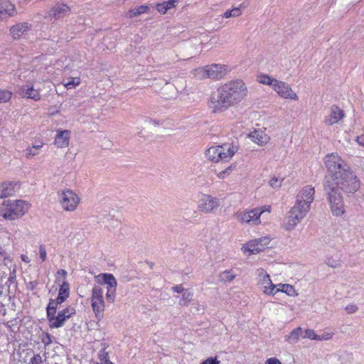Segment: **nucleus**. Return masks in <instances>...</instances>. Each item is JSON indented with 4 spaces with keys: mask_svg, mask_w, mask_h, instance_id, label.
Here are the masks:
<instances>
[{
    "mask_svg": "<svg viewBox=\"0 0 364 364\" xmlns=\"http://www.w3.org/2000/svg\"><path fill=\"white\" fill-rule=\"evenodd\" d=\"M360 186L359 178L350 167L344 169L331 180L326 177L324 191L333 215L340 216L344 213L343 196L338 189L346 194H353L358 191Z\"/></svg>",
    "mask_w": 364,
    "mask_h": 364,
    "instance_id": "f257e3e1",
    "label": "nucleus"
},
{
    "mask_svg": "<svg viewBox=\"0 0 364 364\" xmlns=\"http://www.w3.org/2000/svg\"><path fill=\"white\" fill-rule=\"evenodd\" d=\"M247 95L241 80H232L220 85L210 96L209 108L213 113H221L240 103Z\"/></svg>",
    "mask_w": 364,
    "mask_h": 364,
    "instance_id": "f03ea898",
    "label": "nucleus"
},
{
    "mask_svg": "<svg viewBox=\"0 0 364 364\" xmlns=\"http://www.w3.org/2000/svg\"><path fill=\"white\" fill-rule=\"evenodd\" d=\"M315 191L311 186H304L297 194L294 206L285 215L282 227L285 230H292L305 218L314 200Z\"/></svg>",
    "mask_w": 364,
    "mask_h": 364,
    "instance_id": "7ed1b4c3",
    "label": "nucleus"
},
{
    "mask_svg": "<svg viewBox=\"0 0 364 364\" xmlns=\"http://www.w3.org/2000/svg\"><path fill=\"white\" fill-rule=\"evenodd\" d=\"M30 205L22 200H5L0 205V215L6 220H14L22 217L29 210Z\"/></svg>",
    "mask_w": 364,
    "mask_h": 364,
    "instance_id": "20e7f679",
    "label": "nucleus"
},
{
    "mask_svg": "<svg viewBox=\"0 0 364 364\" xmlns=\"http://www.w3.org/2000/svg\"><path fill=\"white\" fill-rule=\"evenodd\" d=\"M238 151V147L233 143H224L222 145L212 146L205 151L207 159L213 162L230 160Z\"/></svg>",
    "mask_w": 364,
    "mask_h": 364,
    "instance_id": "39448f33",
    "label": "nucleus"
},
{
    "mask_svg": "<svg viewBox=\"0 0 364 364\" xmlns=\"http://www.w3.org/2000/svg\"><path fill=\"white\" fill-rule=\"evenodd\" d=\"M227 73L225 65L221 64H212L203 68H198L193 70L195 77L200 80L210 78L213 80H220Z\"/></svg>",
    "mask_w": 364,
    "mask_h": 364,
    "instance_id": "423d86ee",
    "label": "nucleus"
},
{
    "mask_svg": "<svg viewBox=\"0 0 364 364\" xmlns=\"http://www.w3.org/2000/svg\"><path fill=\"white\" fill-rule=\"evenodd\" d=\"M325 165L330 173L329 180L340 174L341 171L346 169L349 166L336 154L327 155L325 159Z\"/></svg>",
    "mask_w": 364,
    "mask_h": 364,
    "instance_id": "0eeeda50",
    "label": "nucleus"
},
{
    "mask_svg": "<svg viewBox=\"0 0 364 364\" xmlns=\"http://www.w3.org/2000/svg\"><path fill=\"white\" fill-rule=\"evenodd\" d=\"M80 203L78 196L70 189H66L60 195V203L65 211H74Z\"/></svg>",
    "mask_w": 364,
    "mask_h": 364,
    "instance_id": "6e6552de",
    "label": "nucleus"
},
{
    "mask_svg": "<svg viewBox=\"0 0 364 364\" xmlns=\"http://www.w3.org/2000/svg\"><path fill=\"white\" fill-rule=\"evenodd\" d=\"M75 314V309L73 306H68L60 311L57 315L54 314L49 319V325L50 328L62 327L65 322Z\"/></svg>",
    "mask_w": 364,
    "mask_h": 364,
    "instance_id": "1a4fd4ad",
    "label": "nucleus"
},
{
    "mask_svg": "<svg viewBox=\"0 0 364 364\" xmlns=\"http://www.w3.org/2000/svg\"><path fill=\"white\" fill-rule=\"evenodd\" d=\"M256 275L258 284L263 289V293L267 295H275L274 289L277 286L272 283L267 272L262 268H259L256 270Z\"/></svg>",
    "mask_w": 364,
    "mask_h": 364,
    "instance_id": "9d476101",
    "label": "nucleus"
},
{
    "mask_svg": "<svg viewBox=\"0 0 364 364\" xmlns=\"http://www.w3.org/2000/svg\"><path fill=\"white\" fill-rule=\"evenodd\" d=\"M264 212V209L257 208L245 213H240L237 217L240 222L254 225L261 223L260 216Z\"/></svg>",
    "mask_w": 364,
    "mask_h": 364,
    "instance_id": "9b49d317",
    "label": "nucleus"
},
{
    "mask_svg": "<svg viewBox=\"0 0 364 364\" xmlns=\"http://www.w3.org/2000/svg\"><path fill=\"white\" fill-rule=\"evenodd\" d=\"M220 203L218 198L210 195H203L198 200V208L205 213H211L219 207Z\"/></svg>",
    "mask_w": 364,
    "mask_h": 364,
    "instance_id": "f8f14e48",
    "label": "nucleus"
},
{
    "mask_svg": "<svg viewBox=\"0 0 364 364\" xmlns=\"http://www.w3.org/2000/svg\"><path fill=\"white\" fill-rule=\"evenodd\" d=\"M70 12V7L68 4L58 2L46 14L45 18L58 20L69 15Z\"/></svg>",
    "mask_w": 364,
    "mask_h": 364,
    "instance_id": "ddd939ff",
    "label": "nucleus"
},
{
    "mask_svg": "<svg viewBox=\"0 0 364 364\" xmlns=\"http://www.w3.org/2000/svg\"><path fill=\"white\" fill-rule=\"evenodd\" d=\"M92 308L95 313L96 316L102 313L105 310V301L103 299V291L102 289L95 286L92 291Z\"/></svg>",
    "mask_w": 364,
    "mask_h": 364,
    "instance_id": "4468645a",
    "label": "nucleus"
},
{
    "mask_svg": "<svg viewBox=\"0 0 364 364\" xmlns=\"http://www.w3.org/2000/svg\"><path fill=\"white\" fill-rule=\"evenodd\" d=\"M274 90L281 97L298 100L296 94L291 90V87L284 82L278 81V82L274 85Z\"/></svg>",
    "mask_w": 364,
    "mask_h": 364,
    "instance_id": "2eb2a0df",
    "label": "nucleus"
},
{
    "mask_svg": "<svg viewBox=\"0 0 364 364\" xmlns=\"http://www.w3.org/2000/svg\"><path fill=\"white\" fill-rule=\"evenodd\" d=\"M345 117V114L342 109L338 106L333 105L330 108V113L324 119V123L327 126H331L338 123L341 119Z\"/></svg>",
    "mask_w": 364,
    "mask_h": 364,
    "instance_id": "dca6fc26",
    "label": "nucleus"
},
{
    "mask_svg": "<svg viewBox=\"0 0 364 364\" xmlns=\"http://www.w3.org/2000/svg\"><path fill=\"white\" fill-rule=\"evenodd\" d=\"M18 95L24 98L32 99L38 101L41 99V95L38 90L33 88V85L26 84L18 90Z\"/></svg>",
    "mask_w": 364,
    "mask_h": 364,
    "instance_id": "f3484780",
    "label": "nucleus"
},
{
    "mask_svg": "<svg viewBox=\"0 0 364 364\" xmlns=\"http://www.w3.org/2000/svg\"><path fill=\"white\" fill-rule=\"evenodd\" d=\"M32 25L27 22L16 23L10 28V33L14 39H18L31 30Z\"/></svg>",
    "mask_w": 364,
    "mask_h": 364,
    "instance_id": "a211bd4d",
    "label": "nucleus"
},
{
    "mask_svg": "<svg viewBox=\"0 0 364 364\" xmlns=\"http://www.w3.org/2000/svg\"><path fill=\"white\" fill-rule=\"evenodd\" d=\"M16 13L15 6L9 0H0V18L13 16Z\"/></svg>",
    "mask_w": 364,
    "mask_h": 364,
    "instance_id": "6ab92c4d",
    "label": "nucleus"
},
{
    "mask_svg": "<svg viewBox=\"0 0 364 364\" xmlns=\"http://www.w3.org/2000/svg\"><path fill=\"white\" fill-rule=\"evenodd\" d=\"M17 183L15 182H4L0 186V198H6L14 195L15 188Z\"/></svg>",
    "mask_w": 364,
    "mask_h": 364,
    "instance_id": "aec40b11",
    "label": "nucleus"
},
{
    "mask_svg": "<svg viewBox=\"0 0 364 364\" xmlns=\"http://www.w3.org/2000/svg\"><path fill=\"white\" fill-rule=\"evenodd\" d=\"M70 134L68 130L60 131L58 133L55 139V144L57 147L63 148L68 146Z\"/></svg>",
    "mask_w": 364,
    "mask_h": 364,
    "instance_id": "412c9836",
    "label": "nucleus"
},
{
    "mask_svg": "<svg viewBox=\"0 0 364 364\" xmlns=\"http://www.w3.org/2000/svg\"><path fill=\"white\" fill-rule=\"evenodd\" d=\"M250 138L252 141L257 144L258 145L263 146L266 144L269 141V136L260 130H255L250 134Z\"/></svg>",
    "mask_w": 364,
    "mask_h": 364,
    "instance_id": "4be33fe9",
    "label": "nucleus"
},
{
    "mask_svg": "<svg viewBox=\"0 0 364 364\" xmlns=\"http://www.w3.org/2000/svg\"><path fill=\"white\" fill-rule=\"evenodd\" d=\"M245 254L255 255L261 252L260 247H258L257 241L252 240L247 242L242 247Z\"/></svg>",
    "mask_w": 364,
    "mask_h": 364,
    "instance_id": "5701e85b",
    "label": "nucleus"
},
{
    "mask_svg": "<svg viewBox=\"0 0 364 364\" xmlns=\"http://www.w3.org/2000/svg\"><path fill=\"white\" fill-rule=\"evenodd\" d=\"M70 295V284L65 280H63L58 291V300L60 301H65Z\"/></svg>",
    "mask_w": 364,
    "mask_h": 364,
    "instance_id": "b1692460",
    "label": "nucleus"
},
{
    "mask_svg": "<svg viewBox=\"0 0 364 364\" xmlns=\"http://www.w3.org/2000/svg\"><path fill=\"white\" fill-rule=\"evenodd\" d=\"M303 335V330L301 327L296 328L294 329L289 335L286 336V341L291 343L294 344L296 343L299 339V338Z\"/></svg>",
    "mask_w": 364,
    "mask_h": 364,
    "instance_id": "393cba45",
    "label": "nucleus"
},
{
    "mask_svg": "<svg viewBox=\"0 0 364 364\" xmlns=\"http://www.w3.org/2000/svg\"><path fill=\"white\" fill-rule=\"evenodd\" d=\"M63 302L64 301H60L58 300V297H57L56 299H50L49 304L46 308L48 319H49L51 316L56 314L58 306Z\"/></svg>",
    "mask_w": 364,
    "mask_h": 364,
    "instance_id": "a878e982",
    "label": "nucleus"
},
{
    "mask_svg": "<svg viewBox=\"0 0 364 364\" xmlns=\"http://www.w3.org/2000/svg\"><path fill=\"white\" fill-rule=\"evenodd\" d=\"M278 286L280 287L281 288H277L274 289L275 294L278 292H282L285 293L286 294L290 296H294L296 295V291L292 285L288 284H280Z\"/></svg>",
    "mask_w": 364,
    "mask_h": 364,
    "instance_id": "bb28decb",
    "label": "nucleus"
},
{
    "mask_svg": "<svg viewBox=\"0 0 364 364\" xmlns=\"http://www.w3.org/2000/svg\"><path fill=\"white\" fill-rule=\"evenodd\" d=\"M103 279V283L107 287H117V280L112 274L105 273L100 275Z\"/></svg>",
    "mask_w": 364,
    "mask_h": 364,
    "instance_id": "cd10ccee",
    "label": "nucleus"
},
{
    "mask_svg": "<svg viewBox=\"0 0 364 364\" xmlns=\"http://www.w3.org/2000/svg\"><path fill=\"white\" fill-rule=\"evenodd\" d=\"M98 358L100 362L97 363L96 364H114L112 361H110L109 354L105 350V348H102L99 351Z\"/></svg>",
    "mask_w": 364,
    "mask_h": 364,
    "instance_id": "c85d7f7f",
    "label": "nucleus"
},
{
    "mask_svg": "<svg viewBox=\"0 0 364 364\" xmlns=\"http://www.w3.org/2000/svg\"><path fill=\"white\" fill-rule=\"evenodd\" d=\"M43 143L40 142L38 144L33 145L32 147H28L26 150V155L27 158H31L38 154L39 149L43 146Z\"/></svg>",
    "mask_w": 364,
    "mask_h": 364,
    "instance_id": "c756f323",
    "label": "nucleus"
},
{
    "mask_svg": "<svg viewBox=\"0 0 364 364\" xmlns=\"http://www.w3.org/2000/svg\"><path fill=\"white\" fill-rule=\"evenodd\" d=\"M173 3H171L168 1H164L163 3H161V4H158L156 5V10L161 13V14H165L168 10L173 8Z\"/></svg>",
    "mask_w": 364,
    "mask_h": 364,
    "instance_id": "7c9ffc66",
    "label": "nucleus"
},
{
    "mask_svg": "<svg viewBox=\"0 0 364 364\" xmlns=\"http://www.w3.org/2000/svg\"><path fill=\"white\" fill-rule=\"evenodd\" d=\"M80 83V77H68L67 80H64V85L67 89H73L75 86L79 85Z\"/></svg>",
    "mask_w": 364,
    "mask_h": 364,
    "instance_id": "2f4dec72",
    "label": "nucleus"
},
{
    "mask_svg": "<svg viewBox=\"0 0 364 364\" xmlns=\"http://www.w3.org/2000/svg\"><path fill=\"white\" fill-rule=\"evenodd\" d=\"M193 293L191 291L186 290L183 294L179 301L181 306H188L189 302L192 300Z\"/></svg>",
    "mask_w": 364,
    "mask_h": 364,
    "instance_id": "473e14b6",
    "label": "nucleus"
},
{
    "mask_svg": "<svg viewBox=\"0 0 364 364\" xmlns=\"http://www.w3.org/2000/svg\"><path fill=\"white\" fill-rule=\"evenodd\" d=\"M148 9H149L148 6H144V5H142V6H138L136 8H134L133 9H131L129 11V17L132 18V17L137 16L141 14H144L148 11Z\"/></svg>",
    "mask_w": 364,
    "mask_h": 364,
    "instance_id": "72a5a7b5",
    "label": "nucleus"
},
{
    "mask_svg": "<svg viewBox=\"0 0 364 364\" xmlns=\"http://www.w3.org/2000/svg\"><path fill=\"white\" fill-rule=\"evenodd\" d=\"M242 14V11L240 7H235L231 10H227L224 14L223 17L225 18H229L231 17H237Z\"/></svg>",
    "mask_w": 364,
    "mask_h": 364,
    "instance_id": "f704fd0d",
    "label": "nucleus"
},
{
    "mask_svg": "<svg viewBox=\"0 0 364 364\" xmlns=\"http://www.w3.org/2000/svg\"><path fill=\"white\" fill-rule=\"evenodd\" d=\"M279 80L277 79L272 78L268 75H261L259 82L264 85H268L272 86L273 89L274 88V85L278 82Z\"/></svg>",
    "mask_w": 364,
    "mask_h": 364,
    "instance_id": "c9c22d12",
    "label": "nucleus"
},
{
    "mask_svg": "<svg viewBox=\"0 0 364 364\" xmlns=\"http://www.w3.org/2000/svg\"><path fill=\"white\" fill-rule=\"evenodd\" d=\"M284 178L274 176L269 181V186L274 189H278L281 187Z\"/></svg>",
    "mask_w": 364,
    "mask_h": 364,
    "instance_id": "e433bc0d",
    "label": "nucleus"
},
{
    "mask_svg": "<svg viewBox=\"0 0 364 364\" xmlns=\"http://www.w3.org/2000/svg\"><path fill=\"white\" fill-rule=\"evenodd\" d=\"M255 240L257 241V245L259 247H260L261 251H262L271 241V239L269 237H262Z\"/></svg>",
    "mask_w": 364,
    "mask_h": 364,
    "instance_id": "4c0bfd02",
    "label": "nucleus"
},
{
    "mask_svg": "<svg viewBox=\"0 0 364 364\" xmlns=\"http://www.w3.org/2000/svg\"><path fill=\"white\" fill-rule=\"evenodd\" d=\"M12 96L11 91L7 90L0 89V103H5L8 102Z\"/></svg>",
    "mask_w": 364,
    "mask_h": 364,
    "instance_id": "58836bf2",
    "label": "nucleus"
},
{
    "mask_svg": "<svg viewBox=\"0 0 364 364\" xmlns=\"http://www.w3.org/2000/svg\"><path fill=\"white\" fill-rule=\"evenodd\" d=\"M220 280L222 282H231L235 277V275L232 274L230 271H225L220 274Z\"/></svg>",
    "mask_w": 364,
    "mask_h": 364,
    "instance_id": "ea45409f",
    "label": "nucleus"
},
{
    "mask_svg": "<svg viewBox=\"0 0 364 364\" xmlns=\"http://www.w3.org/2000/svg\"><path fill=\"white\" fill-rule=\"evenodd\" d=\"M116 295V287H107L106 299L107 301L112 303L114 301Z\"/></svg>",
    "mask_w": 364,
    "mask_h": 364,
    "instance_id": "a19ab883",
    "label": "nucleus"
},
{
    "mask_svg": "<svg viewBox=\"0 0 364 364\" xmlns=\"http://www.w3.org/2000/svg\"><path fill=\"white\" fill-rule=\"evenodd\" d=\"M235 168V166H233L232 164L229 166L228 168H226L225 170L220 171L217 173V176L219 178L223 179L226 177V176H228L230 172Z\"/></svg>",
    "mask_w": 364,
    "mask_h": 364,
    "instance_id": "79ce46f5",
    "label": "nucleus"
},
{
    "mask_svg": "<svg viewBox=\"0 0 364 364\" xmlns=\"http://www.w3.org/2000/svg\"><path fill=\"white\" fill-rule=\"evenodd\" d=\"M325 263L328 267H331L332 268H337V267H339L341 266L340 260L334 259H333L331 257L326 258V259L325 260Z\"/></svg>",
    "mask_w": 364,
    "mask_h": 364,
    "instance_id": "37998d69",
    "label": "nucleus"
},
{
    "mask_svg": "<svg viewBox=\"0 0 364 364\" xmlns=\"http://www.w3.org/2000/svg\"><path fill=\"white\" fill-rule=\"evenodd\" d=\"M317 334L312 329H307L303 331L302 338H309L311 340H316Z\"/></svg>",
    "mask_w": 364,
    "mask_h": 364,
    "instance_id": "c03bdc74",
    "label": "nucleus"
},
{
    "mask_svg": "<svg viewBox=\"0 0 364 364\" xmlns=\"http://www.w3.org/2000/svg\"><path fill=\"white\" fill-rule=\"evenodd\" d=\"M333 333H324L321 335H317L316 340V341H327L331 339L333 337Z\"/></svg>",
    "mask_w": 364,
    "mask_h": 364,
    "instance_id": "a18cd8bd",
    "label": "nucleus"
},
{
    "mask_svg": "<svg viewBox=\"0 0 364 364\" xmlns=\"http://www.w3.org/2000/svg\"><path fill=\"white\" fill-rule=\"evenodd\" d=\"M39 255L42 260V262L46 261L47 258V252L46 250V247L43 245H41L39 246Z\"/></svg>",
    "mask_w": 364,
    "mask_h": 364,
    "instance_id": "49530a36",
    "label": "nucleus"
},
{
    "mask_svg": "<svg viewBox=\"0 0 364 364\" xmlns=\"http://www.w3.org/2000/svg\"><path fill=\"white\" fill-rule=\"evenodd\" d=\"M200 364H220L217 357H210L203 361Z\"/></svg>",
    "mask_w": 364,
    "mask_h": 364,
    "instance_id": "de8ad7c7",
    "label": "nucleus"
},
{
    "mask_svg": "<svg viewBox=\"0 0 364 364\" xmlns=\"http://www.w3.org/2000/svg\"><path fill=\"white\" fill-rule=\"evenodd\" d=\"M42 343L45 346H49L52 343L51 336L49 333H46L41 340Z\"/></svg>",
    "mask_w": 364,
    "mask_h": 364,
    "instance_id": "09e8293b",
    "label": "nucleus"
},
{
    "mask_svg": "<svg viewBox=\"0 0 364 364\" xmlns=\"http://www.w3.org/2000/svg\"><path fill=\"white\" fill-rule=\"evenodd\" d=\"M42 358L39 354L34 355L30 360V364H41Z\"/></svg>",
    "mask_w": 364,
    "mask_h": 364,
    "instance_id": "8fccbe9b",
    "label": "nucleus"
},
{
    "mask_svg": "<svg viewBox=\"0 0 364 364\" xmlns=\"http://www.w3.org/2000/svg\"><path fill=\"white\" fill-rule=\"evenodd\" d=\"M38 284V282L37 280L31 281L26 284V288L30 291H33L36 288Z\"/></svg>",
    "mask_w": 364,
    "mask_h": 364,
    "instance_id": "3c124183",
    "label": "nucleus"
},
{
    "mask_svg": "<svg viewBox=\"0 0 364 364\" xmlns=\"http://www.w3.org/2000/svg\"><path fill=\"white\" fill-rule=\"evenodd\" d=\"M358 308L355 304H349L346 307V310L348 314H353L358 311Z\"/></svg>",
    "mask_w": 364,
    "mask_h": 364,
    "instance_id": "603ef678",
    "label": "nucleus"
},
{
    "mask_svg": "<svg viewBox=\"0 0 364 364\" xmlns=\"http://www.w3.org/2000/svg\"><path fill=\"white\" fill-rule=\"evenodd\" d=\"M144 122H147V123L152 124H154V126H159L160 124H161V121H158V120H156V119H153L149 118V117H145V118H144Z\"/></svg>",
    "mask_w": 364,
    "mask_h": 364,
    "instance_id": "864d4df0",
    "label": "nucleus"
},
{
    "mask_svg": "<svg viewBox=\"0 0 364 364\" xmlns=\"http://www.w3.org/2000/svg\"><path fill=\"white\" fill-rule=\"evenodd\" d=\"M172 290L174 291V292H176V293H183L185 291H184V289L182 286V284H179V285H176V286H174L172 287Z\"/></svg>",
    "mask_w": 364,
    "mask_h": 364,
    "instance_id": "5fc2aeb1",
    "label": "nucleus"
},
{
    "mask_svg": "<svg viewBox=\"0 0 364 364\" xmlns=\"http://www.w3.org/2000/svg\"><path fill=\"white\" fill-rule=\"evenodd\" d=\"M265 364H282V363L277 358H270L266 360Z\"/></svg>",
    "mask_w": 364,
    "mask_h": 364,
    "instance_id": "6e6d98bb",
    "label": "nucleus"
},
{
    "mask_svg": "<svg viewBox=\"0 0 364 364\" xmlns=\"http://www.w3.org/2000/svg\"><path fill=\"white\" fill-rule=\"evenodd\" d=\"M356 141L362 146H364V135H360L356 137Z\"/></svg>",
    "mask_w": 364,
    "mask_h": 364,
    "instance_id": "4d7b16f0",
    "label": "nucleus"
},
{
    "mask_svg": "<svg viewBox=\"0 0 364 364\" xmlns=\"http://www.w3.org/2000/svg\"><path fill=\"white\" fill-rule=\"evenodd\" d=\"M57 274L58 276H62L63 277H65V276L67 275V272L64 269H60L57 272Z\"/></svg>",
    "mask_w": 364,
    "mask_h": 364,
    "instance_id": "13d9d810",
    "label": "nucleus"
},
{
    "mask_svg": "<svg viewBox=\"0 0 364 364\" xmlns=\"http://www.w3.org/2000/svg\"><path fill=\"white\" fill-rule=\"evenodd\" d=\"M5 250L4 249L0 246V257H3L4 259H6V256H5Z\"/></svg>",
    "mask_w": 364,
    "mask_h": 364,
    "instance_id": "bf43d9fd",
    "label": "nucleus"
},
{
    "mask_svg": "<svg viewBox=\"0 0 364 364\" xmlns=\"http://www.w3.org/2000/svg\"><path fill=\"white\" fill-rule=\"evenodd\" d=\"M0 313H1L3 316H5V315H6V309H4V306H1Z\"/></svg>",
    "mask_w": 364,
    "mask_h": 364,
    "instance_id": "052dcab7",
    "label": "nucleus"
},
{
    "mask_svg": "<svg viewBox=\"0 0 364 364\" xmlns=\"http://www.w3.org/2000/svg\"><path fill=\"white\" fill-rule=\"evenodd\" d=\"M21 259L23 261L26 262H29V260L28 259V257L25 255H22L21 256Z\"/></svg>",
    "mask_w": 364,
    "mask_h": 364,
    "instance_id": "680f3d73",
    "label": "nucleus"
},
{
    "mask_svg": "<svg viewBox=\"0 0 364 364\" xmlns=\"http://www.w3.org/2000/svg\"><path fill=\"white\" fill-rule=\"evenodd\" d=\"M178 0H169V1H170L171 3H173V6H175V4H176V2H178Z\"/></svg>",
    "mask_w": 364,
    "mask_h": 364,
    "instance_id": "e2e57ef3",
    "label": "nucleus"
},
{
    "mask_svg": "<svg viewBox=\"0 0 364 364\" xmlns=\"http://www.w3.org/2000/svg\"><path fill=\"white\" fill-rule=\"evenodd\" d=\"M3 289H4L3 285H2V284H0V295H1V294H2Z\"/></svg>",
    "mask_w": 364,
    "mask_h": 364,
    "instance_id": "0e129e2a",
    "label": "nucleus"
}]
</instances>
